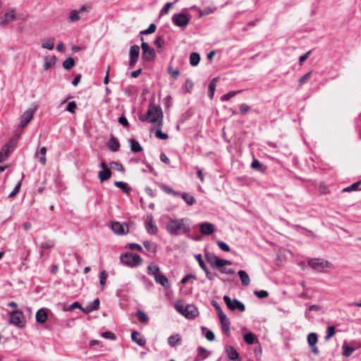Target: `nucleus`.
<instances>
[{"mask_svg":"<svg viewBox=\"0 0 361 361\" xmlns=\"http://www.w3.org/2000/svg\"><path fill=\"white\" fill-rule=\"evenodd\" d=\"M188 221L186 218L170 219L166 223V229L172 235H188L191 230Z\"/></svg>","mask_w":361,"mask_h":361,"instance_id":"obj_1","label":"nucleus"},{"mask_svg":"<svg viewBox=\"0 0 361 361\" xmlns=\"http://www.w3.org/2000/svg\"><path fill=\"white\" fill-rule=\"evenodd\" d=\"M141 121H148L149 123H157L159 121V126L163 125V112L159 106L150 104L146 115H141L139 117Z\"/></svg>","mask_w":361,"mask_h":361,"instance_id":"obj_2","label":"nucleus"},{"mask_svg":"<svg viewBox=\"0 0 361 361\" xmlns=\"http://www.w3.org/2000/svg\"><path fill=\"white\" fill-rule=\"evenodd\" d=\"M174 308L178 312L189 319H193L199 315L198 309L193 305H184L180 302H177L174 304Z\"/></svg>","mask_w":361,"mask_h":361,"instance_id":"obj_3","label":"nucleus"},{"mask_svg":"<svg viewBox=\"0 0 361 361\" xmlns=\"http://www.w3.org/2000/svg\"><path fill=\"white\" fill-rule=\"evenodd\" d=\"M205 259L208 263L211 264L213 267H225L226 265H231L232 262L227 259H221L214 253L205 252H204Z\"/></svg>","mask_w":361,"mask_h":361,"instance_id":"obj_4","label":"nucleus"},{"mask_svg":"<svg viewBox=\"0 0 361 361\" xmlns=\"http://www.w3.org/2000/svg\"><path fill=\"white\" fill-rule=\"evenodd\" d=\"M120 259L123 264L132 267L140 265L142 262V259L139 255L133 254L131 252L122 254L120 257Z\"/></svg>","mask_w":361,"mask_h":361,"instance_id":"obj_5","label":"nucleus"},{"mask_svg":"<svg viewBox=\"0 0 361 361\" xmlns=\"http://www.w3.org/2000/svg\"><path fill=\"white\" fill-rule=\"evenodd\" d=\"M10 322L11 324L18 328H24L26 321L23 312L20 310L11 311L10 312Z\"/></svg>","mask_w":361,"mask_h":361,"instance_id":"obj_6","label":"nucleus"},{"mask_svg":"<svg viewBox=\"0 0 361 361\" xmlns=\"http://www.w3.org/2000/svg\"><path fill=\"white\" fill-rule=\"evenodd\" d=\"M308 264L319 271H324L326 269H331L333 267V264L330 262L319 259H310L308 261Z\"/></svg>","mask_w":361,"mask_h":361,"instance_id":"obj_7","label":"nucleus"},{"mask_svg":"<svg viewBox=\"0 0 361 361\" xmlns=\"http://www.w3.org/2000/svg\"><path fill=\"white\" fill-rule=\"evenodd\" d=\"M141 48L142 49V58L144 61H152L155 59V51L150 47L148 43L142 42Z\"/></svg>","mask_w":361,"mask_h":361,"instance_id":"obj_8","label":"nucleus"},{"mask_svg":"<svg viewBox=\"0 0 361 361\" xmlns=\"http://www.w3.org/2000/svg\"><path fill=\"white\" fill-rule=\"evenodd\" d=\"M224 300L231 310H238L240 312H243L245 310V305L237 299L231 300L228 295H225L224 297Z\"/></svg>","mask_w":361,"mask_h":361,"instance_id":"obj_9","label":"nucleus"},{"mask_svg":"<svg viewBox=\"0 0 361 361\" xmlns=\"http://www.w3.org/2000/svg\"><path fill=\"white\" fill-rule=\"evenodd\" d=\"M172 22L180 28H185L190 22V18L183 13H176L172 16Z\"/></svg>","mask_w":361,"mask_h":361,"instance_id":"obj_10","label":"nucleus"},{"mask_svg":"<svg viewBox=\"0 0 361 361\" xmlns=\"http://www.w3.org/2000/svg\"><path fill=\"white\" fill-rule=\"evenodd\" d=\"M145 226L147 232L150 235H156L158 232V228L154 221L152 214H148L145 221Z\"/></svg>","mask_w":361,"mask_h":361,"instance_id":"obj_11","label":"nucleus"},{"mask_svg":"<svg viewBox=\"0 0 361 361\" xmlns=\"http://www.w3.org/2000/svg\"><path fill=\"white\" fill-rule=\"evenodd\" d=\"M140 55V47L138 45L131 46L129 51V68L135 66Z\"/></svg>","mask_w":361,"mask_h":361,"instance_id":"obj_12","label":"nucleus"},{"mask_svg":"<svg viewBox=\"0 0 361 361\" xmlns=\"http://www.w3.org/2000/svg\"><path fill=\"white\" fill-rule=\"evenodd\" d=\"M14 147L15 143L13 141L11 140L2 147L0 152V163L4 162L8 158Z\"/></svg>","mask_w":361,"mask_h":361,"instance_id":"obj_13","label":"nucleus"},{"mask_svg":"<svg viewBox=\"0 0 361 361\" xmlns=\"http://www.w3.org/2000/svg\"><path fill=\"white\" fill-rule=\"evenodd\" d=\"M111 230L116 234L125 235L128 232L129 228L126 224H121L116 221L111 224Z\"/></svg>","mask_w":361,"mask_h":361,"instance_id":"obj_14","label":"nucleus"},{"mask_svg":"<svg viewBox=\"0 0 361 361\" xmlns=\"http://www.w3.org/2000/svg\"><path fill=\"white\" fill-rule=\"evenodd\" d=\"M34 110L29 109L26 110L21 116L19 126L20 128H24L33 118Z\"/></svg>","mask_w":361,"mask_h":361,"instance_id":"obj_15","label":"nucleus"},{"mask_svg":"<svg viewBox=\"0 0 361 361\" xmlns=\"http://www.w3.org/2000/svg\"><path fill=\"white\" fill-rule=\"evenodd\" d=\"M217 315L220 320L222 331L225 334L228 335V333L230 332V324H231L229 319H228V317L224 312H220V314H219Z\"/></svg>","mask_w":361,"mask_h":361,"instance_id":"obj_16","label":"nucleus"},{"mask_svg":"<svg viewBox=\"0 0 361 361\" xmlns=\"http://www.w3.org/2000/svg\"><path fill=\"white\" fill-rule=\"evenodd\" d=\"M16 19L15 11L10 9L0 18V25H6Z\"/></svg>","mask_w":361,"mask_h":361,"instance_id":"obj_17","label":"nucleus"},{"mask_svg":"<svg viewBox=\"0 0 361 361\" xmlns=\"http://www.w3.org/2000/svg\"><path fill=\"white\" fill-rule=\"evenodd\" d=\"M200 230L202 234L209 235L214 232V226L209 222H203L200 224Z\"/></svg>","mask_w":361,"mask_h":361,"instance_id":"obj_18","label":"nucleus"},{"mask_svg":"<svg viewBox=\"0 0 361 361\" xmlns=\"http://www.w3.org/2000/svg\"><path fill=\"white\" fill-rule=\"evenodd\" d=\"M197 354L194 358V361H202L211 355V352L207 350L206 348L202 346L197 348Z\"/></svg>","mask_w":361,"mask_h":361,"instance_id":"obj_19","label":"nucleus"},{"mask_svg":"<svg viewBox=\"0 0 361 361\" xmlns=\"http://www.w3.org/2000/svg\"><path fill=\"white\" fill-rule=\"evenodd\" d=\"M226 352L230 360L235 361L240 359L239 353L233 346L227 345L226 347Z\"/></svg>","mask_w":361,"mask_h":361,"instance_id":"obj_20","label":"nucleus"},{"mask_svg":"<svg viewBox=\"0 0 361 361\" xmlns=\"http://www.w3.org/2000/svg\"><path fill=\"white\" fill-rule=\"evenodd\" d=\"M154 280L157 283L160 284L164 288H168L169 287V281L168 278L160 273L155 276Z\"/></svg>","mask_w":361,"mask_h":361,"instance_id":"obj_21","label":"nucleus"},{"mask_svg":"<svg viewBox=\"0 0 361 361\" xmlns=\"http://www.w3.org/2000/svg\"><path fill=\"white\" fill-rule=\"evenodd\" d=\"M56 62V57L55 56H44L43 68L45 71L49 69L51 66H54Z\"/></svg>","mask_w":361,"mask_h":361,"instance_id":"obj_22","label":"nucleus"},{"mask_svg":"<svg viewBox=\"0 0 361 361\" xmlns=\"http://www.w3.org/2000/svg\"><path fill=\"white\" fill-rule=\"evenodd\" d=\"M108 147L112 151V152H117L118 151L120 148V143L118 142V140L114 137L111 136L110 137V140L108 142Z\"/></svg>","mask_w":361,"mask_h":361,"instance_id":"obj_23","label":"nucleus"},{"mask_svg":"<svg viewBox=\"0 0 361 361\" xmlns=\"http://www.w3.org/2000/svg\"><path fill=\"white\" fill-rule=\"evenodd\" d=\"M181 342H182V338L179 334L170 336L168 338V343L172 348H173L176 345H180Z\"/></svg>","mask_w":361,"mask_h":361,"instance_id":"obj_24","label":"nucleus"},{"mask_svg":"<svg viewBox=\"0 0 361 361\" xmlns=\"http://www.w3.org/2000/svg\"><path fill=\"white\" fill-rule=\"evenodd\" d=\"M131 339L133 342L136 343L140 346H144L146 344L145 339L141 338L140 333L136 331H134L131 334Z\"/></svg>","mask_w":361,"mask_h":361,"instance_id":"obj_25","label":"nucleus"},{"mask_svg":"<svg viewBox=\"0 0 361 361\" xmlns=\"http://www.w3.org/2000/svg\"><path fill=\"white\" fill-rule=\"evenodd\" d=\"M159 188L162 191H164V192H166L168 195H171L174 197H178L180 195L179 192L174 190L172 188L169 187V185H167L166 184L161 183L159 185Z\"/></svg>","mask_w":361,"mask_h":361,"instance_id":"obj_26","label":"nucleus"},{"mask_svg":"<svg viewBox=\"0 0 361 361\" xmlns=\"http://www.w3.org/2000/svg\"><path fill=\"white\" fill-rule=\"evenodd\" d=\"M36 321L39 324H44L47 319V312L44 309H39L36 312Z\"/></svg>","mask_w":361,"mask_h":361,"instance_id":"obj_27","label":"nucleus"},{"mask_svg":"<svg viewBox=\"0 0 361 361\" xmlns=\"http://www.w3.org/2000/svg\"><path fill=\"white\" fill-rule=\"evenodd\" d=\"M111 176V171L109 169H104L98 173V177L102 183L109 180Z\"/></svg>","mask_w":361,"mask_h":361,"instance_id":"obj_28","label":"nucleus"},{"mask_svg":"<svg viewBox=\"0 0 361 361\" xmlns=\"http://www.w3.org/2000/svg\"><path fill=\"white\" fill-rule=\"evenodd\" d=\"M342 349H343L342 355L345 357H348L356 350V348L353 347V346H350L347 344L346 342H344V343L342 346Z\"/></svg>","mask_w":361,"mask_h":361,"instance_id":"obj_29","label":"nucleus"},{"mask_svg":"<svg viewBox=\"0 0 361 361\" xmlns=\"http://www.w3.org/2000/svg\"><path fill=\"white\" fill-rule=\"evenodd\" d=\"M251 168L261 173H264L267 170V167L262 164L260 161L256 159H253L251 164Z\"/></svg>","mask_w":361,"mask_h":361,"instance_id":"obj_30","label":"nucleus"},{"mask_svg":"<svg viewBox=\"0 0 361 361\" xmlns=\"http://www.w3.org/2000/svg\"><path fill=\"white\" fill-rule=\"evenodd\" d=\"M238 274L242 284L245 286H248L250 283V279L246 271L244 270H240Z\"/></svg>","mask_w":361,"mask_h":361,"instance_id":"obj_31","label":"nucleus"},{"mask_svg":"<svg viewBox=\"0 0 361 361\" xmlns=\"http://www.w3.org/2000/svg\"><path fill=\"white\" fill-rule=\"evenodd\" d=\"M129 143L131 151L134 152H140L142 150V147H141L138 141L134 139H130Z\"/></svg>","mask_w":361,"mask_h":361,"instance_id":"obj_32","label":"nucleus"},{"mask_svg":"<svg viewBox=\"0 0 361 361\" xmlns=\"http://www.w3.org/2000/svg\"><path fill=\"white\" fill-rule=\"evenodd\" d=\"M46 154H47V148L45 147H41L36 153V155L38 156L39 154L41 155V157L39 159V162L42 165H45L47 162L46 159Z\"/></svg>","mask_w":361,"mask_h":361,"instance_id":"obj_33","label":"nucleus"},{"mask_svg":"<svg viewBox=\"0 0 361 361\" xmlns=\"http://www.w3.org/2000/svg\"><path fill=\"white\" fill-rule=\"evenodd\" d=\"M180 195H181V197L183 198V200L188 205H193L196 202L195 197L188 192H183L180 194Z\"/></svg>","mask_w":361,"mask_h":361,"instance_id":"obj_34","label":"nucleus"},{"mask_svg":"<svg viewBox=\"0 0 361 361\" xmlns=\"http://www.w3.org/2000/svg\"><path fill=\"white\" fill-rule=\"evenodd\" d=\"M99 304L100 302L98 298L94 300L87 306L85 312H90L98 310L99 308Z\"/></svg>","mask_w":361,"mask_h":361,"instance_id":"obj_35","label":"nucleus"},{"mask_svg":"<svg viewBox=\"0 0 361 361\" xmlns=\"http://www.w3.org/2000/svg\"><path fill=\"white\" fill-rule=\"evenodd\" d=\"M114 185L122 190V191L128 194L131 191V188L128 186V185L124 182L121 181H115Z\"/></svg>","mask_w":361,"mask_h":361,"instance_id":"obj_36","label":"nucleus"},{"mask_svg":"<svg viewBox=\"0 0 361 361\" xmlns=\"http://www.w3.org/2000/svg\"><path fill=\"white\" fill-rule=\"evenodd\" d=\"M200 61V56L198 53L193 52L190 55V63L192 66L198 65Z\"/></svg>","mask_w":361,"mask_h":361,"instance_id":"obj_37","label":"nucleus"},{"mask_svg":"<svg viewBox=\"0 0 361 361\" xmlns=\"http://www.w3.org/2000/svg\"><path fill=\"white\" fill-rule=\"evenodd\" d=\"M42 47L43 49L52 50L54 47V38L43 40L42 43Z\"/></svg>","mask_w":361,"mask_h":361,"instance_id":"obj_38","label":"nucleus"},{"mask_svg":"<svg viewBox=\"0 0 361 361\" xmlns=\"http://www.w3.org/2000/svg\"><path fill=\"white\" fill-rule=\"evenodd\" d=\"M318 341L317 334L314 332H312L307 336V343L310 346H313L317 344Z\"/></svg>","mask_w":361,"mask_h":361,"instance_id":"obj_39","label":"nucleus"},{"mask_svg":"<svg viewBox=\"0 0 361 361\" xmlns=\"http://www.w3.org/2000/svg\"><path fill=\"white\" fill-rule=\"evenodd\" d=\"M136 317L137 319L142 323H147L149 321L147 315L144 311L141 310L137 311Z\"/></svg>","mask_w":361,"mask_h":361,"instance_id":"obj_40","label":"nucleus"},{"mask_svg":"<svg viewBox=\"0 0 361 361\" xmlns=\"http://www.w3.org/2000/svg\"><path fill=\"white\" fill-rule=\"evenodd\" d=\"M143 245L146 250L152 253H155L157 252V245L154 243L146 240L143 243Z\"/></svg>","mask_w":361,"mask_h":361,"instance_id":"obj_41","label":"nucleus"},{"mask_svg":"<svg viewBox=\"0 0 361 361\" xmlns=\"http://www.w3.org/2000/svg\"><path fill=\"white\" fill-rule=\"evenodd\" d=\"M160 271L159 267L156 264H150L147 267V274L152 275L155 277L157 274H159Z\"/></svg>","mask_w":361,"mask_h":361,"instance_id":"obj_42","label":"nucleus"},{"mask_svg":"<svg viewBox=\"0 0 361 361\" xmlns=\"http://www.w3.org/2000/svg\"><path fill=\"white\" fill-rule=\"evenodd\" d=\"M75 65V60L72 57L67 58L63 62V67L66 70L71 69Z\"/></svg>","mask_w":361,"mask_h":361,"instance_id":"obj_43","label":"nucleus"},{"mask_svg":"<svg viewBox=\"0 0 361 361\" xmlns=\"http://www.w3.org/2000/svg\"><path fill=\"white\" fill-rule=\"evenodd\" d=\"M55 243L52 240H46L44 242H42L39 244V247L42 249H51L54 247Z\"/></svg>","mask_w":361,"mask_h":361,"instance_id":"obj_44","label":"nucleus"},{"mask_svg":"<svg viewBox=\"0 0 361 361\" xmlns=\"http://www.w3.org/2000/svg\"><path fill=\"white\" fill-rule=\"evenodd\" d=\"M80 12L76 10H73L71 11L68 19L71 22H75L80 20Z\"/></svg>","mask_w":361,"mask_h":361,"instance_id":"obj_45","label":"nucleus"},{"mask_svg":"<svg viewBox=\"0 0 361 361\" xmlns=\"http://www.w3.org/2000/svg\"><path fill=\"white\" fill-rule=\"evenodd\" d=\"M361 184V180H358L352 185H349L348 187L345 188L343 190V192H351L358 190L359 185Z\"/></svg>","mask_w":361,"mask_h":361,"instance_id":"obj_46","label":"nucleus"},{"mask_svg":"<svg viewBox=\"0 0 361 361\" xmlns=\"http://www.w3.org/2000/svg\"><path fill=\"white\" fill-rule=\"evenodd\" d=\"M255 336L252 333H247L244 335V341L247 344H253L255 342Z\"/></svg>","mask_w":361,"mask_h":361,"instance_id":"obj_47","label":"nucleus"},{"mask_svg":"<svg viewBox=\"0 0 361 361\" xmlns=\"http://www.w3.org/2000/svg\"><path fill=\"white\" fill-rule=\"evenodd\" d=\"M335 326H329L327 327V334L325 336V340L328 341L335 334Z\"/></svg>","mask_w":361,"mask_h":361,"instance_id":"obj_48","label":"nucleus"},{"mask_svg":"<svg viewBox=\"0 0 361 361\" xmlns=\"http://www.w3.org/2000/svg\"><path fill=\"white\" fill-rule=\"evenodd\" d=\"M240 91H231L221 97L222 101H228L235 95H236Z\"/></svg>","mask_w":361,"mask_h":361,"instance_id":"obj_49","label":"nucleus"},{"mask_svg":"<svg viewBox=\"0 0 361 361\" xmlns=\"http://www.w3.org/2000/svg\"><path fill=\"white\" fill-rule=\"evenodd\" d=\"M161 128V127L159 126V128L156 130V133H155L156 137L161 140L168 139V137H169L168 134L163 133L160 129Z\"/></svg>","mask_w":361,"mask_h":361,"instance_id":"obj_50","label":"nucleus"},{"mask_svg":"<svg viewBox=\"0 0 361 361\" xmlns=\"http://www.w3.org/2000/svg\"><path fill=\"white\" fill-rule=\"evenodd\" d=\"M106 279H107V274H106V272L105 271H102L100 273V276H99V283H100V285L102 286V289H103L104 287Z\"/></svg>","mask_w":361,"mask_h":361,"instance_id":"obj_51","label":"nucleus"},{"mask_svg":"<svg viewBox=\"0 0 361 361\" xmlns=\"http://www.w3.org/2000/svg\"><path fill=\"white\" fill-rule=\"evenodd\" d=\"M77 109V104L75 102H70L68 103V105L66 108V111H68L72 114H74L75 111V109Z\"/></svg>","mask_w":361,"mask_h":361,"instance_id":"obj_52","label":"nucleus"},{"mask_svg":"<svg viewBox=\"0 0 361 361\" xmlns=\"http://www.w3.org/2000/svg\"><path fill=\"white\" fill-rule=\"evenodd\" d=\"M168 72L174 79H177L180 75L179 70L173 69L172 66H169Z\"/></svg>","mask_w":361,"mask_h":361,"instance_id":"obj_53","label":"nucleus"},{"mask_svg":"<svg viewBox=\"0 0 361 361\" xmlns=\"http://www.w3.org/2000/svg\"><path fill=\"white\" fill-rule=\"evenodd\" d=\"M216 88V84L210 82L208 87V96L212 99L214 97V92Z\"/></svg>","mask_w":361,"mask_h":361,"instance_id":"obj_54","label":"nucleus"},{"mask_svg":"<svg viewBox=\"0 0 361 361\" xmlns=\"http://www.w3.org/2000/svg\"><path fill=\"white\" fill-rule=\"evenodd\" d=\"M216 243L218 245V246L219 247V248L224 251V252H229L230 251V247L229 246L224 242L221 241V240H217L216 241Z\"/></svg>","mask_w":361,"mask_h":361,"instance_id":"obj_55","label":"nucleus"},{"mask_svg":"<svg viewBox=\"0 0 361 361\" xmlns=\"http://www.w3.org/2000/svg\"><path fill=\"white\" fill-rule=\"evenodd\" d=\"M195 258L198 262V264L202 270H204L206 268H207L204 261L202 260V255L200 254L195 255Z\"/></svg>","mask_w":361,"mask_h":361,"instance_id":"obj_56","label":"nucleus"},{"mask_svg":"<svg viewBox=\"0 0 361 361\" xmlns=\"http://www.w3.org/2000/svg\"><path fill=\"white\" fill-rule=\"evenodd\" d=\"M218 269L221 274H224L226 275H233L235 273L232 269H228L226 268L225 267H218Z\"/></svg>","mask_w":361,"mask_h":361,"instance_id":"obj_57","label":"nucleus"},{"mask_svg":"<svg viewBox=\"0 0 361 361\" xmlns=\"http://www.w3.org/2000/svg\"><path fill=\"white\" fill-rule=\"evenodd\" d=\"M254 294L257 296L259 298H264L269 295V293L267 290H255Z\"/></svg>","mask_w":361,"mask_h":361,"instance_id":"obj_58","label":"nucleus"},{"mask_svg":"<svg viewBox=\"0 0 361 361\" xmlns=\"http://www.w3.org/2000/svg\"><path fill=\"white\" fill-rule=\"evenodd\" d=\"M101 336H102V337L106 338V339H111V340L116 339V335L111 331H104V332L102 333Z\"/></svg>","mask_w":361,"mask_h":361,"instance_id":"obj_59","label":"nucleus"},{"mask_svg":"<svg viewBox=\"0 0 361 361\" xmlns=\"http://www.w3.org/2000/svg\"><path fill=\"white\" fill-rule=\"evenodd\" d=\"M21 187V182H18V184L16 185L14 189L12 190V192L8 195L9 197H13L16 196L20 191Z\"/></svg>","mask_w":361,"mask_h":361,"instance_id":"obj_60","label":"nucleus"},{"mask_svg":"<svg viewBox=\"0 0 361 361\" xmlns=\"http://www.w3.org/2000/svg\"><path fill=\"white\" fill-rule=\"evenodd\" d=\"M172 5V3H166L164 7L161 8V11H160V16H163V15H165L166 13H168L169 11V8H171Z\"/></svg>","mask_w":361,"mask_h":361,"instance_id":"obj_61","label":"nucleus"},{"mask_svg":"<svg viewBox=\"0 0 361 361\" xmlns=\"http://www.w3.org/2000/svg\"><path fill=\"white\" fill-rule=\"evenodd\" d=\"M311 75L312 73L308 72L304 75H302L299 80L300 85L301 86L302 84H304L310 78Z\"/></svg>","mask_w":361,"mask_h":361,"instance_id":"obj_62","label":"nucleus"},{"mask_svg":"<svg viewBox=\"0 0 361 361\" xmlns=\"http://www.w3.org/2000/svg\"><path fill=\"white\" fill-rule=\"evenodd\" d=\"M126 247H128L131 250L136 249L140 252L142 251V247H141L140 245L137 243H129L126 246Z\"/></svg>","mask_w":361,"mask_h":361,"instance_id":"obj_63","label":"nucleus"},{"mask_svg":"<svg viewBox=\"0 0 361 361\" xmlns=\"http://www.w3.org/2000/svg\"><path fill=\"white\" fill-rule=\"evenodd\" d=\"M250 108L247 104H241L240 105V110L242 114H245L250 111Z\"/></svg>","mask_w":361,"mask_h":361,"instance_id":"obj_64","label":"nucleus"}]
</instances>
